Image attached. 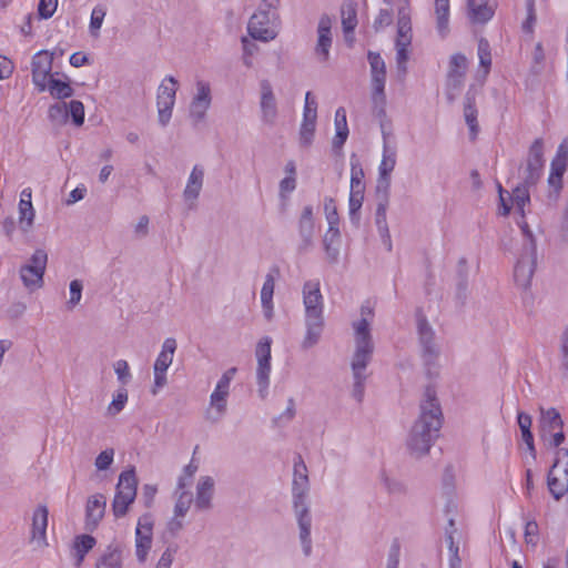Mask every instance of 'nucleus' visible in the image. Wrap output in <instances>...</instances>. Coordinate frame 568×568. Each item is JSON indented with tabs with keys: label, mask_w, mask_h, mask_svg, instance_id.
I'll return each instance as SVG.
<instances>
[{
	"label": "nucleus",
	"mask_w": 568,
	"mask_h": 568,
	"mask_svg": "<svg viewBox=\"0 0 568 568\" xmlns=\"http://www.w3.org/2000/svg\"><path fill=\"white\" fill-rule=\"evenodd\" d=\"M442 423L443 414L436 393L433 388L427 387L420 404L419 417L414 423L406 440L412 456L422 457L429 452L439 436Z\"/></svg>",
	"instance_id": "nucleus-1"
},
{
	"label": "nucleus",
	"mask_w": 568,
	"mask_h": 568,
	"mask_svg": "<svg viewBox=\"0 0 568 568\" xmlns=\"http://www.w3.org/2000/svg\"><path fill=\"white\" fill-rule=\"evenodd\" d=\"M308 490L310 481L307 475V467L302 456L297 455L294 459L292 493L294 513L300 528V540L305 556H310L312 552V517L310 514L308 505L306 503Z\"/></svg>",
	"instance_id": "nucleus-2"
},
{
	"label": "nucleus",
	"mask_w": 568,
	"mask_h": 568,
	"mask_svg": "<svg viewBox=\"0 0 568 568\" xmlns=\"http://www.w3.org/2000/svg\"><path fill=\"white\" fill-rule=\"evenodd\" d=\"M355 329V353L352 361V371L354 377L353 396L361 402L365 388V369L372 359L374 344L369 332L368 320L363 317L354 324Z\"/></svg>",
	"instance_id": "nucleus-3"
},
{
	"label": "nucleus",
	"mask_w": 568,
	"mask_h": 568,
	"mask_svg": "<svg viewBox=\"0 0 568 568\" xmlns=\"http://www.w3.org/2000/svg\"><path fill=\"white\" fill-rule=\"evenodd\" d=\"M277 6L278 0L261 1L257 11L247 23V32L252 39L268 42L276 38Z\"/></svg>",
	"instance_id": "nucleus-4"
},
{
	"label": "nucleus",
	"mask_w": 568,
	"mask_h": 568,
	"mask_svg": "<svg viewBox=\"0 0 568 568\" xmlns=\"http://www.w3.org/2000/svg\"><path fill=\"white\" fill-rule=\"evenodd\" d=\"M138 479L133 469L124 470L119 476L112 510L115 517L126 515L136 497Z\"/></svg>",
	"instance_id": "nucleus-5"
},
{
	"label": "nucleus",
	"mask_w": 568,
	"mask_h": 568,
	"mask_svg": "<svg viewBox=\"0 0 568 568\" xmlns=\"http://www.w3.org/2000/svg\"><path fill=\"white\" fill-rule=\"evenodd\" d=\"M368 62L371 65L372 74V102L374 109L378 111V114L384 113V106L386 103L385 95V81H386V67L379 53L368 52Z\"/></svg>",
	"instance_id": "nucleus-6"
},
{
	"label": "nucleus",
	"mask_w": 568,
	"mask_h": 568,
	"mask_svg": "<svg viewBox=\"0 0 568 568\" xmlns=\"http://www.w3.org/2000/svg\"><path fill=\"white\" fill-rule=\"evenodd\" d=\"M236 368L227 369L219 379L215 389L210 396V406L206 410V419L216 423L226 413L227 397L230 394L231 381Z\"/></svg>",
	"instance_id": "nucleus-7"
},
{
	"label": "nucleus",
	"mask_w": 568,
	"mask_h": 568,
	"mask_svg": "<svg viewBox=\"0 0 568 568\" xmlns=\"http://www.w3.org/2000/svg\"><path fill=\"white\" fill-rule=\"evenodd\" d=\"M48 263V254L44 250H36L29 263L21 266L20 277L23 285L30 291L40 288L43 285V275Z\"/></svg>",
	"instance_id": "nucleus-8"
},
{
	"label": "nucleus",
	"mask_w": 568,
	"mask_h": 568,
	"mask_svg": "<svg viewBox=\"0 0 568 568\" xmlns=\"http://www.w3.org/2000/svg\"><path fill=\"white\" fill-rule=\"evenodd\" d=\"M178 85V80L170 75L162 81L158 89V116L162 126H165L171 120Z\"/></svg>",
	"instance_id": "nucleus-9"
},
{
	"label": "nucleus",
	"mask_w": 568,
	"mask_h": 568,
	"mask_svg": "<svg viewBox=\"0 0 568 568\" xmlns=\"http://www.w3.org/2000/svg\"><path fill=\"white\" fill-rule=\"evenodd\" d=\"M468 68V60L462 53H455L450 57L449 68L446 79V95L449 102H453L464 84V79Z\"/></svg>",
	"instance_id": "nucleus-10"
},
{
	"label": "nucleus",
	"mask_w": 568,
	"mask_h": 568,
	"mask_svg": "<svg viewBox=\"0 0 568 568\" xmlns=\"http://www.w3.org/2000/svg\"><path fill=\"white\" fill-rule=\"evenodd\" d=\"M537 263V247L529 245L528 251L523 250L514 270V278L518 286L528 288L530 286Z\"/></svg>",
	"instance_id": "nucleus-11"
},
{
	"label": "nucleus",
	"mask_w": 568,
	"mask_h": 568,
	"mask_svg": "<svg viewBox=\"0 0 568 568\" xmlns=\"http://www.w3.org/2000/svg\"><path fill=\"white\" fill-rule=\"evenodd\" d=\"M153 542V519L150 514L141 516L135 528V556L144 562Z\"/></svg>",
	"instance_id": "nucleus-12"
},
{
	"label": "nucleus",
	"mask_w": 568,
	"mask_h": 568,
	"mask_svg": "<svg viewBox=\"0 0 568 568\" xmlns=\"http://www.w3.org/2000/svg\"><path fill=\"white\" fill-rule=\"evenodd\" d=\"M53 54L47 50L38 51L31 61L32 82L40 92L47 90V81L51 77Z\"/></svg>",
	"instance_id": "nucleus-13"
},
{
	"label": "nucleus",
	"mask_w": 568,
	"mask_h": 568,
	"mask_svg": "<svg viewBox=\"0 0 568 568\" xmlns=\"http://www.w3.org/2000/svg\"><path fill=\"white\" fill-rule=\"evenodd\" d=\"M303 303L305 307V320H324L323 296L317 281H307L304 283Z\"/></svg>",
	"instance_id": "nucleus-14"
},
{
	"label": "nucleus",
	"mask_w": 568,
	"mask_h": 568,
	"mask_svg": "<svg viewBox=\"0 0 568 568\" xmlns=\"http://www.w3.org/2000/svg\"><path fill=\"white\" fill-rule=\"evenodd\" d=\"M544 143L541 139H536L530 146L527 166L524 173V180L527 185H535L544 168Z\"/></svg>",
	"instance_id": "nucleus-15"
},
{
	"label": "nucleus",
	"mask_w": 568,
	"mask_h": 568,
	"mask_svg": "<svg viewBox=\"0 0 568 568\" xmlns=\"http://www.w3.org/2000/svg\"><path fill=\"white\" fill-rule=\"evenodd\" d=\"M211 88L207 82H196V94L193 97L190 104V116L194 123L201 122L211 105Z\"/></svg>",
	"instance_id": "nucleus-16"
},
{
	"label": "nucleus",
	"mask_w": 568,
	"mask_h": 568,
	"mask_svg": "<svg viewBox=\"0 0 568 568\" xmlns=\"http://www.w3.org/2000/svg\"><path fill=\"white\" fill-rule=\"evenodd\" d=\"M389 134L383 130V158L378 166V187H384L386 191L390 184V173L396 165V150L388 144Z\"/></svg>",
	"instance_id": "nucleus-17"
},
{
	"label": "nucleus",
	"mask_w": 568,
	"mask_h": 568,
	"mask_svg": "<svg viewBox=\"0 0 568 568\" xmlns=\"http://www.w3.org/2000/svg\"><path fill=\"white\" fill-rule=\"evenodd\" d=\"M260 90L262 120L267 124H273L277 116V103L271 82L267 79H263L260 82Z\"/></svg>",
	"instance_id": "nucleus-18"
},
{
	"label": "nucleus",
	"mask_w": 568,
	"mask_h": 568,
	"mask_svg": "<svg viewBox=\"0 0 568 568\" xmlns=\"http://www.w3.org/2000/svg\"><path fill=\"white\" fill-rule=\"evenodd\" d=\"M332 19L327 14L320 18L317 26V43L315 54L322 62L328 60L329 49L332 47Z\"/></svg>",
	"instance_id": "nucleus-19"
},
{
	"label": "nucleus",
	"mask_w": 568,
	"mask_h": 568,
	"mask_svg": "<svg viewBox=\"0 0 568 568\" xmlns=\"http://www.w3.org/2000/svg\"><path fill=\"white\" fill-rule=\"evenodd\" d=\"M48 508L40 505L36 508L32 516V529L30 541L38 548H43L47 542V527H48Z\"/></svg>",
	"instance_id": "nucleus-20"
},
{
	"label": "nucleus",
	"mask_w": 568,
	"mask_h": 568,
	"mask_svg": "<svg viewBox=\"0 0 568 568\" xmlns=\"http://www.w3.org/2000/svg\"><path fill=\"white\" fill-rule=\"evenodd\" d=\"M418 334L424 357L427 362H432L437 357L438 349L434 343V332L425 318L418 320Z\"/></svg>",
	"instance_id": "nucleus-21"
},
{
	"label": "nucleus",
	"mask_w": 568,
	"mask_h": 568,
	"mask_svg": "<svg viewBox=\"0 0 568 568\" xmlns=\"http://www.w3.org/2000/svg\"><path fill=\"white\" fill-rule=\"evenodd\" d=\"M477 115L478 111L476 108V91L469 89L464 100V118L469 128L471 140H475L479 132Z\"/></svg>",
	"instance_id": "nucleus-22"
},
{
	"label": "nucleus",
	"mask_w": 568,
	"mask_h": 568,
	"mask_svg": "<svg viewBox=\"0 0 568 568\" xmlns=\"http://www.w3.org/2000/svg\"><path fill=\"white\" fill-rule=\"evenodd\" d=\"M106 499L102 494H95L89 497L87 503V526L95 528L102 519L105 511Z\"/></svg>",
	"instance_id": "nucleus-23"
},
{
	"label": "nucleus",
	"mask_w": 568,
	"mask_h": 568,
	"mask_svg": "<svg viewBox=\"0 0 568 568\" xmlns=\"http://www.w3.org/2000/svg\"><path fill=\"white\" fill-rule=\"evenodd\" d=\"M539 410V428L541 436L551 434L555 430L564 429V420L560 416V413L556 408L550 407L545 409L544 407H540Z\"/></svg>",
	"instance_id": "nucleus-24"
},
{
	"label": "nucleus",
	"mask_w": 568,
	"mask_h": 568,
	"mask_svg": "<svg viewBox=\"0 0 568 568\" xmlns=\"http://www.w3.org/2000/svg\"><path fill=\"white\" fill-rule=\"evenodd\" d=\"M204 181V170L200 165H194L186 186L183 191V197L186 202H191L192 204L197 200Z\"/></svg>",
	"instance_id": "nucleus-25"
},
{
	"label": "nucleus",
	"mask_w": 568,
	"mask_h": 568,
	"mask_svg": "<svg viewBox=\"0 0 568 568\" xmlns=\"http://www.w3.org/2000/svg\"><path fill=\"white\" fill-rule=\"evenodd\" d=\"M341 19L342 27L347 41H353V37L348 36L353 33L357 26V4L353 0H345L341 7Z\"/></svg>",
	"instance_id": "nucleus-26"
},
{
	"label": "nucleus",
	"mask_w": 568,
	"mask_h": 568,
	"mask_svg": "<svg viewBox=\"0 0 568 568\" xmlns=\"http://www.w3.org/2000/svg\"><path fill=\"white\" fill-rule=\"evenodd\" d=\"M214 493L213 478L205 476L200 479L196 486L195 507L200 510H207L211 508L212 498Z\"/></svg>",
	"instance_id": "nucleus-27"
},
{
	"label": "nucleus",
	"mask_w": 568,
	"mask_h": 568,
	"mask_svg": "<svg viewBox=\"0 0 568 568\" xmlns=\"http://www.w3.org/2000/svg\"><path fill=\"white\" fill-rule=\"evenodd\" d=\"M558 468H551L548 473L547 483L550 494L559 500L568 491V469H562L558 476Z\"/></svg>",
	"instance_id": "nucleus-28"
},
{
	"label": "nucleus",
	"mask_w": 568,
	"mask_h": 568,
	"mask_svg": "<svg viewBox=\"0 0 568 568\" xmlns=\"http://www.w3.org/2000/svg\"><path fill=\"white\" fill-rule=\"evenodd\" d=\"M458 535V529L455 527L453 518L448 520V527L445 531V539L449 551V568H462V558L459 556V547L455 542V536Z\"/></svg>",
	"instance_id": "nucleus-29"
},
{
	"label": "nucleus",
	"mask_w": 568,
	"mask_h": 568,
	"mask_svg": "<svg viewBox=\"0 0 568 568\" xmlns=\"http://www.w3.org/2000/svg\"><path fill=\"white\" fill-rule=\"evenodd\" d=\"M364 193H365V183H358L354 182L351 183L349 187V217L353 223L359 222V210L363 205L364 201Z\"/></svg>",
	"instance_id": "nucleus-30"
},
{
	"label": "nucleus",
	"mask_w": 568,
	"mask_h": 568,
	"mask_svg": "<svg viewBox=\"0 0 568 568\" xmlns=\"http://www.w3.org/2000/svg\"><path fill=\"white\" fill-rule=\"evenodd\" d=\"M468 17L474 23H486L495 13V7L483 3L481 0H474L473 6L467 1Z\"/></svg>",
	"instance_id": "nucleus-31"
},
{
	"label": "nucleus",
	"mask_w": 568,
	"mask_h": 568,
	"mask_svg": "<svg viewBox=\"0 0 568 568\" xmlns=\"http://www.w3.org/2000/svg\"><path fill=\"white\" fill-rule=\"evenodd\" d=\"M335 136L333 138V149L339 150L344 145L348 136V126L346 120V111L344 108H338L335 112Z\"/></svg>",
	"instance_id": "nucleus-32"
},
{
	"label": "nucleus",
	"mask_w": 568,
	"mask_h": 568,
	"mask_svg": "<svg viewBox=\"0 0 568 568\" xmlns=\"http://www.w3.org/2000/svg\"><path fill=\"white\" fill-rule=\"evenodd\" d=\"M176 349V341L172 337L163 342L162 349L154 363V371L166 372L173 361Z\"/></svg>",
	"instance_id": "nucleus-33"
},
{
	"label": "nucleus",
	"mask_w": 568,
	"mask_h": 568,
	"mask_svg": "<svg viewBox=\"0 0 568 568\" xmlns=\"http://www.w3.org/2000/svg\"><path fill=\"white\" fill-rule=\"evenodd\" d=\"M300 234L303 239L304 245L310 246L314 234V221H313V209L307 205L303 209L300 222H298Z\"/></svg>",
	"instance_id": "nucleus-34"
},
{
	"label": "nucleus",
	"mask_w": 568,
	"mask_h": 568,
	"mask_svg": "<svg viewBox=\"0 0 568 568\" xmlns=\"http://www.w3.org/2000/svg\"><path fill=\"white\" fill-rule=\"evenodd\" d=\"M306 323V334L302 342L303 348H311L320 341L323 327L324 320H305Z\"/></svg>",
	"instance_id": "nucleus-35"
},
{
	"label": "nucleus",
	"mask_w": 568,
	"mask_h": 568,
	"mask_svg": "<svg viewBox=\"0 0 568 568\" xmlns=\"http://www.w3.org/2000/svg\"><path fill=\"white\" fill-rule=\"evenodd\" d=\"M339 230L335 226H328L324 235L323 243L327 257L331 262H336L338 256Z\"/></svg>",
	"instance_id": "nucleus-36"
},
{
	"label": "nucleus",
	"mask_w": 568,
	"mask_h": 568,
	"mask_svg": "<svg viewBox=\"0 0 568 568\" xmlns=\"http://www.w3.org/2000/svg\"><path fill=\"white\" fill-rule=\"evenodd\" d=\"M435 13L437 18V30L442 37H445L449 31V0H435Z\"/></svg>",
	"instance_id": "nucleus-37"
},
{
	"label": "nucleus",
	"mask_w": 568,
	"mask_h": 568,
	"mask_svg": "<svg viewBox=\"0 0 568 568\" xmlns=\"http://www.w3.org/2000/svg\"><path fill=\"white\" fill-rule=\"evenodd\" d=\"M19 210V225L22 232L28 233L33 226L36 212L32 203H26L24 200H20L18 204Z\"/></svg>",
	"instance_id": "nucleus-38"
},
{
	"label": "nucleus",
	"mask_w": 568,
	"mask_h": 568,
	"mask_svg": "<svg viewBox=\"0 0 568 568\" xmlns=\"http://www.w3.org/2000/svg\"><path fill=\"white\" fill-rule=\"evenodd\" d=\"M271 362L257 363L256 367V382L258 386V394L262 398L267 395L270 385Z\"/></svg>",
	"instance_id": "nucleus-39"
},
{
	"label": "nucleus",
	"mask_w": 568,
	"mask_h": 568,
	"mask_svg": "<svg viewBox=\"0 0 568 568\" xmlns=\"http://www.w3.org/2000/svg\"><path fill=\"white\" fill-rule=\"evenodd\" d=\"M47 90H49L50 94L55 99H65L73 94V89L68 82L52 77L47 81Z\"/></svg>",
	"instance_id": "nucleus-40"
},
{
	"label": "nucleus",
	"mask_w": 568,
	"mask_h": 568,
	"mask_svg": "<svg viewBox=\"0 0 568 568\" xmlns=\"http://www.w3.org/2000/svg\"><path fill=\"white\" fill-rule=\"evenodd\" d=\"M95 539L90 535H81L74 541V549L77 555V566L79 567L84 559V556L94 547Z\"/></svg>",
	"instance_id": "nucleus-41"
},
{
	"label": "nucleus",
	"mask_w": 568,
	"mask_h": 568,
	"mask_svg": "<svg viewBox=\"0 0 568 568\" xmlns=\"http://www.w3.org/2000/svg\"><path fill=\"white\" fill-rule=\"evenodd\" d=\"M479 64L483 68L484 79L488 75L491 65V53L489 42L481 38L478 41Z\"/></svg>",
	"instance_id": "nucleus-42"
},
{
	"label": "nucleus",
	"mask_w": 568,
	"mask_h": 568,
	"mask_svg": "<svg viewBox=\"0 0 568 568\" xmlns=\"http://www.w3.org/2000/svg\"><path fill=\"white\" fill-rule=\"evenodd\" d=\"M49 119L54 125H63L68 122L69 110L64 102L54 103L49 108Z\"/></svg>",
	"instance_id": "nucleus-43"
},
{
	"label": "nucleus",
	"mask_w": 568,
	"mask_h": 568,
	"mask_svg": "<svg viewBox=\"0 0 568 568\" xmlns=\"http://www.w3.org/2000/svg\"><path fill=\"white\" fill-rule=\"evenodd\" d=\"M105 14H106V10L103 6H97L93 8L91 18H90V24H89L90 34L92 37H94V38L99 37L100 29L102 27Z\"/></svg>",
	"instance_id": "nucleus-44"
},
{
	"label": "nucleus",
	"mask_w": 568,
	"mask_h": 568,
	"mask_svg": "<svg viewBox=\"0 0 568 568\" xmlns=\"http://www.w3.org/2000/svg\"><path fill=\"white\" fill-rule=\"evenodd\" d=\"M121 552L113 549L105 552L97 562L95 568H121Z\"/></svg>",
	"instance_id": "nucleus-45"
},
{
	"label": "nucleus",
	"mask_w": 568,
	"mask_h": 568,
	"mask_svg": "<svg viewBox=\"0 0 568 568\" xmlns=\"http://www.w3.org/2000/svg\"><path fill=\"white\" fill-rule=\"evenodd\" d=\"M529 186L530 185H527L524 182L521 185L514 189L513 195H511L513 203L517 206V209L520 211V213L523 215H524V207L530 200L529 192H528Z\"/></svg>",
	"instance_id": "nucleus-46"
},
{
	"label": "nucleus",
	"mask_w": 568,
	"mask_h": 568,
	"mask_svg": "<svg viewBox=\"0 0 568 568\" xmlns=\"http://www.w3.org/2000/svg\"><path fill=\"white\" fill-rule=\"evenodd\" d=\"M128 402V392L125 388H120L114 394L112 402L108 406V414L111 416L118 415Z\"/></svg>",
	"instance_id": "nucleus-47"
},
{
	"label": "nucleus",
	"mask_w": 568,
	"mask_h": 568,
	"mask_svg": "<svg viewBox=\"0 0 568 568\" xmlns=\"http://www.w3.org/2000/svg\"><path fill=\"white\" fill-rule=\"evenodd\" d=\"M272 339L268 336L261 338L255 347V357L257 363L271 362Z\"/></svg>",
	"instance_id": "nucleus-48"
},
{
	"label": "nucleus",
	"mask_w": 568,
	"mask_h": 568,
	"mask_svg": "<svg viewBox=\"0 0 568 568\" xmlns=\"http://www.w3.org/2000/svg\"><path fill=\"white\" fill-rule=\"evenodd\" d=\"M316 122H302L300 128V143L304 148H308L314 139Z\"/></svg>",
	"instance_id": "nucleus-49"
},
{
	"label": "nucleus",
	"mask_w": 568,
	"mask_h": 568,
	"mask_svg": "<svg viewBox=\"0 0 568 568\" xmlns=\"http://www.w3.org/2000/svg\"><path fill=\"white\" fill-rule=\"evenodd\" d=\"M324 212L326 220L328 222V226L338 227L339 217L337 213V207L335 205V201L332 197H326L324 200Z\"/></svg>",
	"instance_id": "nucleus-50"
},
{
	"label": "nucleus",
	"mask_w": 568,
	"mask_h": 568,
	"mask_svg": "<svg viewBox=\"0 0 568 568\" xmlns=\"http://www.w3.org/2000/svg\"><path fill=\"white\" fill-rule=\"evenodd\" d=\"M192 503V495L187 491H181L174 506V515L176 517H184L190 509Z\"/></svg>",
	"instance_id": "nucleus-51"
},
{
	"label": "nucleus",
	"mask_w": 568,
	"mask_h": 568,
	"mask_svg": "<svg viewBox=\"0 0 568 568\" xmlns=\"http://www.w3.org/2000/svg\"><path fill=\"white\" fill-rule=\"evenodd\" d=\"M69 115L72 116L73 123L78 126L84 122V106L81 101L72 100L68 104Z\"/></svg>",
	"instance_id": "nucleus-52"
},
{
	"label": "nucleus",
	"mask_w": 568,
	"mask_h": 568,
	"mask_svg": "<svg viewBox=\"0 0 568 568\" xmlns=\"http://www.w3.org/2000/svg\"><path fill=\"white\" fill-rule=\"evenodd\" d=\"M243 44V63L251 68L253 65L252 57L257 52L258 47L246 37L242 38Z\"/></svg>",
	"instance_id": "nucleus-53"
},
{
	"label": "nucleus",
	"mask_w": 568,
	"mask_h": 568,
	"mask_svg": "<svg viewBox=\"0 0 568 568\" xmlns=\"http://www.w3.org/2000/svg\"><path fill=\"white\" fill-rule=\"evenodd\" d=\"M568 162V141H562L557 150V154L551 162V166L561 168L566 170Z\"/></svg>",
	"instance_id": "nucleus-54"
},
{
	"label": "nucleus",
	"mask_w": 568,
	"mask_h": 568,
	"mask_svg": "<svg viewBox=\"0 0 568 568\" xmlns=\"http://www.w3.org/2000/svg\"><path fill=\"white\" fill-rule=\"evenodd\" d=\"M114 449L108 448L101 452L95 458L94 466L98 470H106L113 463Z\"/></svg>",
	"instance_id": "nucleus-55"
},
{
	"label": "nucleus",
	"mask_w": 568,
	"mask_h": 568,
	"mask_svg": "<svg viewBox=\"0 0 568 568\" xmlns=\"http://www.w3.org/2000/svg\"><path fill=\"white\" fill-rule=\"evenodd\" d=\"M58 7V0H40L38 4V13L41 19L51 18Z\"/></svg>",
	"instance_id": "nucleus-56"
},
{
	"label": "nucleus",
	"mask_w": 568,
	"mask_h": 568,
	"mask_svg": "<svg viewBox=\"0 0 568 568\" xmlns=\"http://www.w3.org/2000/svg\"><path fill=\"white\" fill-rule=\"evenodd\" d=\"M274 287L275 278L272 273H268L261 290V302L267 303L268 301H273Z\"/></svg>",
	"instance_id": "nucleus-57"
},
{
	"label": "nucleus",
	"mask_w": 568,
	"mask_h": 568,
	"mask_svg": "<svg viewBox=\"0 0 568 568\" xmlns=\"http://www.w3.org/2000/svg\"><path fill=\"white\" fill-rule=\"evenodd\" d=\"M82 282L79 280H73L70 283V300L68 301L69 308H73L79 304L82 297Z\"/></svg>",
	"instance_id": "nucleus-58"
},
{
	"label": "nucleus",
	"mask_w": 568,
	"mask_h": 568,
	"mask_svg": "<svg viewBox=\"0 0 568 568\" xmlns=\"http://www.w3.org/2000/svg\"><path fill=\"white\" fill-rule=\"evenodd\" d=\"M393 22V12L390 9H381L377 17L374 20L375 31H379L385 27H388Z\"/></svg>",
	"instance_id": "nucleus-59"
},
{
	"label": "nucleus",
	"mask_w": 568,
	"mask_h": 568,
	"mask_svg": "<svg viewBox=\"0 0 568 568\" xmlns=\"http://www.w3.org/2000/svg\"><path fill=\"white\" fill-rule=\"evenodd\" d=\"M527 18L523 23V30L528 33L534 32V24L536 22L535 0H526Z\"/></svg>",
	"instance_id": "nucleus-60"
},
{
	"label": "nucleus",
	"mask_w": 568,
	"mask_h": 568,
	"mask_svg": "<svg viewBox=\"0 0 568 568\" xmlns=\"http://www.w3.org/2000/svg\"><path fill=\"white\" fill-rule=\"evenodd\" d=\"M364 170L355 154L351 156V183H364Z\"/></svg>",
	"instance_id": "nucleus-61"
},
{
	"label": "nucleus",
	"mask_w": 568,
	"mask_h": 568,
	"mask_svg": "<svg viewBox=\"0 0 568 568\" xmlns=\"http://www.w3.org/2000/svg\"><path fill=\"white\" fill-rule=\"evenodd\" d=\"M538 525L535 520H529L525 525V541L527 544L536 545L538 540Z\"/></svg>",
	"instance_id": "nucleus-62"
},
{
	"label": "nucleus",
	"mask_w": 568,
	"mask_h": 568,
	"mask_svg": "<svg viewBox=\"0 0 568 568\" xmlns=\"http://www.w3.org/2000/svg\"><path fill=\"white\" fill-rule=\"evenodd\" d=\"M114 371L119 378V381L123 384H125L130 378V369L128 362L124 359H120L114 364Z\"/></svg>",
	"instance_id": "nucleus-63"
},
{
	"label": "nucleus",
	"mask_w": 568,
	"mask_h": 568,
	"mask_svg": "<svg viewBox=\"0 0 568 568\" xmlns=\"http://www.w3.org/2000/svg\"><path fill=\"white\" fill-rule=\"evenodd\" d=\"M566 170L561 168L551 166V172L548 178V183L555 189L559 190L562 186L561 179Z\"/></svg>",
	"instance_id": "nucleus-64"
}]
</instances>
